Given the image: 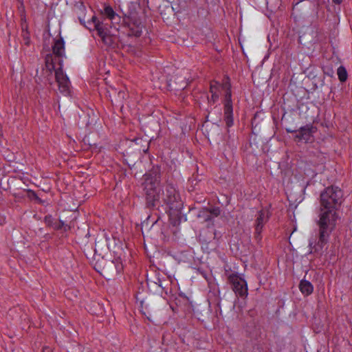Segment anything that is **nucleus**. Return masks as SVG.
I'll use <instances>...</instances> for the list:
<instances>
[{"label": "nucleus", "instance_id": "1", "mask_svg": "<svg viewBox=\"0 0 352 352\" xmlns=\"http://www.w3.org/2000/svg\"><path fill=\"white\" fill-rule=\"evenodd\" d=\"M343 201V192L338 187H328L320 195V212L317 222L318 232L309 240V253L322 254L330 234L336 227V210Z\"/></svg>", "mask_w": 352, "mask_h": 352}, {"label": "nucleus", "instance_id": "2", "mask_svg": "<svg viewBox=\"0 0 352 352\" xmlns=\"http://www.w3.org/2000/svg\"><path fill=\"white\" fill-rule=\"evenodd\" d=\"M144 190L148 206H155L161 197L160 182L156 176L146 175Z\"/></svg>", "mask_w": 352, "mask_h": 352}, {"label": "nucleus", "instance_id": "3", "mask_svg": "<svg viewBox=\"0 0 352 352\" xmlns=\"http://www.w3.org/2000/svg\"><path fill=\"white\" fill-rule=\"evenodd\" d=\"M63 60H59L60 67L55 72L56 81L58 86L59 91L65 95L67 96L70 93V82L66 74L63 73L62 69Z\"/></svg>", "mask_w": 352, "mask_h": 352}, {"label": "nucleus", "instance_id": "4", "mask_svg": "<svg viewBox=\"0 0 352 352\" xmlns=\"http://www.w3.org/2000/svg\"><path fill=\"white\" fill-rule=\"evenodd\" d=\"M228 280L232 285L233 290L236 295L246 297L248 295V285L246 281L236 274H231Z\"/></svg>", "mask_w": 352, "mask_h": 352}, {"label": "nucleus", "instance_id": "5", "mask_svg": "<svg viewBox=\"0 0 352 352\" xmlns=\"http://www.w3.org/2000/svg\"><path fill=\"white\" fill-rule=\"evenodd\" d=\"M269 218L270 212L267 209H262L258 212L255 221V238L256 240H261V233L265 223L268 221Z\"/></svg>", "mask_w": 352, "mask_h": 352}, {"label": "nucleus", "instance_id": "6", "mask_svg": "<svg viewBox=\"0 0 352 352\" xmlns=\"http://www.w3.org/2000/svg\"><path fill=\"white\" fill-rule=\"evenodd\" d=\"M226 94H225V100H224V115L225 119L226 121V124L228 126H230L232 124V100H231V91H230V85H226Z\"/></svg>", "mask_w": 352, "mask_h": 352}, {"label": "nucleus", "instance_id": "7", "mask_svg": "<svg viewBox=\"0 0 352 352\" xmlns=\"http://www.w3.org/2000/svg\"><path fill=\"white\" fill-rule=\"evenodd\" d=\"M162 199L166 204L170 205L171 208H173L175 204L179 201V195L173 186L167 185L165 188V192H163Z\"/></svg>", "mask_w": 352, "mask_h": 352}, {"label": "nucleus", "instance_id": "8", "mask_svg": "<svg viewBox=\"0 0 352 352\" xmlns=\"http://www.w3.org/2000/svg\"><path fill=\"white\" fill-rule=\"evenodd\" d=\"M314 132V127L306 126L301 127L296 135V138L299 141L308 142L311 140L312 133Z\"/></svg>", "mask_w": 352, "mask_h": 352}, {"label": "nucleus", "instance_id": "9", "mask_svg": "<svg viewBox=\"0 0 352 352\" xmlns=\"http://www.w3.org/2000/svg\"><path fill=\"white\" fill-rule=\"evenodd\" d=\"M226 85H230L228 82L224 83L223 85H220L216 81H213L210 84V93L212 94L211 100L214 103L219 97V94L221 90H223L225 91V94H226Z\"/></svg>", "mask_w": 352, "mask_h": 352}, {"label": "nucleus", "instance_id": "10", "mask_svg": "<svg viewBox=\"0 0 352 352\" xmlns=\"http://www.w3.org/2000/svg\"><path fill=\"white\" fill-rule=\"evenodd\" d=\"M96 30L98 36L101 38L102 42L107 46H111L113 43L115 38L108 34L107 30L103 27H100L99 25H96Z\"/></svg>", "mask_w": 352, "mask_h": 352}, {"label": "nucleus", "instance_id": "11", "mask_svg": "<svg viewBox=\"0 0 352 352\" xmlns=\"http://www.w3.org/2000/svg\"><path fill=\"white\" fill-rule=\"evenodd\" d=\"M75 14L77 15L80 23L85 26L86 7L82 2H76L74 7Z\"/></svg>", "mask_w": 352, "mask_h": 352}, {"label": "nucleus", "instance_id": "12", "mask_svg": "<svg viewBox=\"0 0 352 352\" xmlns=\"http://www.w3.org/2000/svg\"><path fill=\"white\" fill-rule=\"evenodd\" d=\"M53 54L58 58H62L65 55V43L61 36L55 40L52 46Z\"/></svg>", "mask_w": 352, "mask_h": 352}, {"label": "nucleus", "instance_id": "13", "mask_svg": "<svg viewBox=\"0 0 352 352\" xmlns=\"http://www.w3.org/2000/svg\"><path fill=\"white\" fill-rule=\"evenodd\" d=\"M299 288L300 292L306 296L311 294L314 290L312 284L306 280H302L300 281Z\"/></svg>", "mask_w": 352, "mask_h": 352}, {"label": "nucleus", "instance_id": "14", "mask_svg": "<svg viewBox=\"0 0 352 352\" xmlns=\"http://www.w3.org/2000/svg\"><path fill=\"white\" fill-rule=\"evenodd\" d=\"M201 213L206 216V221H210L214 217L220 214V210L219 208H214L210 210L204 209L201 212Z\"/></svg>", "mask_w": 352, "mask_h": 352}, {"label": "nucleus", "instance_id": "15", "mask_svg": "<svg viewBox=\"0 0 352 352\" xmlns=\"http://www.w3.org/2000/svg\"><path fill=\"white\" fill-rule=\"evenodd\" d=\"M337 74L340 82H345L346 80L348 74L344 67L340 66L338 68Z\"/></svg>", "mask_w": 352, "mask_h": 352}, {"label": "nucleus", "instance_id": "16", "mask_svg": "<svg viewBox=\"0 0 352 352\" xmlns=\"http://www.w3.org/2000/svg\"><path fill=\"white\" fill-rule=\"evenodd\" d=\"M45 65L49 70L52 71L54 69L55 66H54V63L52 55L48 54L46 56Z\"/></svg>", "mask_w": 352, "mask_h": 352}, {"label": "nucleus", "instance_id": "17", "mask_svg": "<svg viewBox=\"0 0 352 352\" xmlns=\"http://www.w3.org/2000/svg\"><path fill=\"white\" fill-rule=\"evenodd\" d=\"M104 14L111 20H113L116 14L111 6H105L104 8Z\"/></svg>", "mask_w": 352, "mask_h": 352}, {"label": "nucleus", "instance_id": "18", "mask_svg": "<svg viewBox=\"0 0 352 352\" xmlns=\"http://www.w3.org/2000/svg\"><path fill=\"white\" fill-rule=\"evenodd\" d=\"M21 36L23 37L24 43L26 45H29L30 43V33L28 31H24V28L23 27V31L21 32Z\"/></svg>", "mask_w": 352, "mask_h": 352}, {"label": "nucleus", "instance_id": "19", "mask_svg": "<svg viewBox=\"0 0 352 352\" xmlns=\"http://www.w3.org/2000/svg\"><path fill=\"white\" fill-rule=\"evenodd\" d=\"M91 21L94 23L95 29L96 30V25H99L100 27H103L101 23L98 21L96 16H91Z\"/></svg>", "mask_w": 352, "mask_h": 352}, {"label": "nucleus", "instance_id": "20", "mask_svg": "<svg viewBox=\"0 0 352 352\" xmlns=\"http://www.w3.org/2000/svg\"><path fill=\"white\" fill-rule=\"evenodd\" d=\"M45 221L46 223H47L48 225H50V221H51V216H50V217H46L45 218Z\"/></svg>", "mask_w": 352, "mask_h": 352}, {"label": "nucleus", "instance_id": "21", "mask_svg": "<svg viewBox=\"0 0 352 352\" xmlns=\"http://www.w3.org/2000/svg\"><path fill=\"white\" fill-rule=\"evenodd\" d=\"M333 2L336 4H340L342 3V0H332Z\"/></svg>", "mask_w": 352, "mask_h": 352}, {"label": "nucleus", "instance_id": "22", "mask_svg": "<svg viewBox=\"0 0 352 352\" xmlns=\"http://www.w3.org/2000/svg\"><path fill=\"white\" fill-rule=\"evenodd\" d=\"M24 28V31H28V28H27V25L25 24H22V28Z\"/></svg>", "mask_w": 352, "mask_h": 352}, {"label": "nucleus", "instance_id": "23", "mask_svg": "<svg viewBox=\"0 0 352 352\" xmlns=\"http://www.w3.org/2000/svg\"><path fill=\"white\" fill-rule=\"evenodd\" d=\"M118 94H119V96H122V98L124 97V93L123 92L120 91Z\"/></svg>", "mask_w": 352, "mask_h": 352}, {"label": "nucleus", "instance_id": "24", "mask_svg": "<svg viewBox=\"0 0 352 352\" xmlns=\"http://www.w3.org/2000/svg\"><path fill=\"white\" fill-rule=\"evenodd\" d=\"M109 265L110 266H115V264H114V263H113V262H110V263H109Z\"/></svg>", "mask_w": 352, "mask_h": 352}, {"label": "nucleus", "instance_id": "25", "mask_svg": "<svg viewBox=\"0 0 352 352\" xmlns=\"http://www.w3.org/2000/svg\"><path fill=\"white\" fill-rule=\"evenodd\" d=\"M49 351V349H43V352H48Z\"/></svg>", "mask_w": 352, "mask_h": 352}, {"label": "nucleus", "instance_id": "26", "mask_svg": "<svg viewBox=\"0 0 352 352\" xmlns=\"http://www.w3.org/2000/svg\"><path fill=\"white\" fill-rule=\"evenodd\" d=\"M302 1V0L298 1H297V3H300V1Z\"/></svg>", "mask_w": 352, "mask_h": 352}, {"label": "nucleus", "instance_id": "27", "mask_svg": "<svg viewBox=\"0 0 352 352\" xmlns=\"http://www.w3.org/2000/svg\"><path fill=\"white\" fill-rule=\"evenodd\" d=\"M302 1V0L298 1H297V3H300V1Z\"/></svg>", "mask_w": 352, "mask_h": 352}, {"label": "nucleus", "instance_id": "28", "mask_svg": "<svg viewBox=\"0 0 352 352\" xmlns=\"http://www.w3.org/2000/svg\"><path fill=\"white\" fill-rule=\"evenodd\" d=\"M302 1V0L298 1H297V3H300V1Z\"/></svg>", "mask_w": 352, "mask_h": 352}, {"label": "nucleus", "instance_id": "29", "mask_svg": "<svg viewBox=\"0 0 352 352\" xmlns=\"http://www.w3.org/2000/svg\"><path fill=\"white\" fill-rule=\"evenodd\" d=\"M302 1V0L298 1H297V3H300V1Z\"/></svg>", "mask_w": 352, "mask_h": 352}, {"label": "nucleus", "instance_id": "30", "mask_svg": "<svg viewBox=\"0 0 352 352\" xmlns=\"http://www.w3.org/2000/svg\"><path fill=\"white\" fill-rule=\"evenodd\" d=\"M302 1V0L298 1H297V3H300V1Z\"/></svg>", "mask_w": 352, "mask_h": 352}]
</instances>
